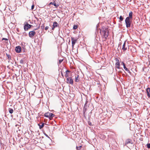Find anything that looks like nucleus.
I'll list each match as a JSON object with an SVG mask.
<instances>
[{
	"label": "nucleus",
	"instance_id": "12",
	"mask_svg": "<svg viewBox=\"0 0 150 150\" xmlns=\"http://www.w3.org/2000/svg\"><path fill=\"white\" fill-rule=\"evenodd\" d=\"M53 5L56 8H57L59 6V4L58 3H56L55 2V1H54L53 2H50L49 4V5Z\"/></svg>",
	"mask_w": 150,
	"mask_h": 150
},
{
	"label": "nucleus",
	"instance_id": "33",
	"mask_svg": "<svg viewBox=\"0 0 150 150\" xmlns=\"http://www.w3.org/2000/svg\"><path fill=\"white\" fill-rule=\"evenodd\" d=\"M44 23L42 24V25L41 26V29L43 30L45 27Z\"/></svg>",
	"mask_w": 150,
	"mask_h": 150
},
{
	"label": "nucleus",
	"instance_id": "5",
	"mask_svg": "<svg viewBox=\"0 0 150 150\" xmlns=\"http://www.w3.org/2000/svg\"><path fill=\"white\" fill-rule=\"evenodd\" d=\"M88 101L87 100H86V102L85 103L84 106L83 108V113L84 114L85 113H86V112L87 110L88 109V108L89 106H88L87 105V104L88 103Z\"/></svg>",
	"mask_w": 150,
	"mask_h": 150
},
{
	"label": "nucleus",
	"instance_id": "46",
	"mask_svg": "<svg viewBox=\"0 0 150 150\" xmlns=\"http://www.w3.org/2000/svg\"><path fill=\"white\" fill-rule=\"evenodd\" d=\"M83 116L84 117V118H85V119H87V118H86V116H85V113L84 114H83Z\"/></svg>",
	"mask_w": 150,
	"mask_h": 150
},
{
	"label": "nucleus",
	"instance_id": "11",
	"mask_svg": "<svg viewBox=\"0 0 150 150\" xmlns=\"http://www.w3.org/2000/svg\"><path fill=\"white\" fill-rule=\"evenodd\" d=\"M128 144H133L132 141L131 139H127L125 141V144H124V146H126Z\"/></svg>",
	"mask_w": 150,
	"mask_h": 150
},
{
	"label": "nucleus",
	"instance_id": "25",
	"mask_svg": "<svg viewBox=\"0 0 150 150\" xmlns=\"http://www.w3.org/2000/svg\"><path fill=\"white\" fill-rule=\"evenodd\" d=\"M45 125V123H42L41 125H40V129H41Z\"/></svg>",
	"mask_w": 150,
	"mask_h": 150
},
{
	"label": "nucleus",
	"instance_id": "31",
	"mask_svg": "<svg viewBox=\"0 0 150 150\" xmlns=\"http://www.w3.org/2000/svg\"><path fill=\"white\" fill-rule=\"evenodd\" d=\"M115 65L117 66H120V62H116L115 64Z\"/></svg>",
	"mask_w": 150,
	"mask_h": 150
},
{
	"label": "nucleus",
	"instance_id": "14",
	"mask_svg": "<svg viewBox=\"0 0 150 150\" xmlns=\"http://www.w3.org/2000/svg\"><path fill=\"white\" fill-rule=\"evenodd\" d=\"M139 18L138 17H135L134 18V20L133 21V23L134 24H137L139 23Z\"/></svg>",
	"mask_w": 150,
	"mask_h": 150
},
{
	"label": "nucleus",
	"instance_id": "59",
	"mask_svg": "<svg viewBox=\"0 0 150 150\" xmlns=\"http://www.w3.org/2000/svg\"><path fill=\"white\" fill-rule=\"evenodd\" d=\"M71 94V95H72L73 96H74V94Z\"/></svg>",
	"mask_w": 150,
	"mask_h": 150
},
{
	"label": "nucleus",
	"instance_id": "32",
	"mask_svg": "<svg viewBox=\"0 0 150 150\" xmlns=\"http://www.w3.org/2000/svg\"><path fill=\"white\" fill-rule=\"evenodd\" d=\"M82 147L81 146H76V149L77 150H79Z\"/></svg>",
	"mask_w": 150,
	"mask_h": 150
},
{
	"label": "nucleus",
	"instance_id": "24",
	"mask_svg": "<svg viewBox=\"0 0 150 150\" xmlns=\"http://www.w3.org/2000/svg\"><path fill=\"white\" fill-rule=\"evenodd\" d=\"M49 112H48L45 113L44 116L45 117L49 118Z\"/></svg>",
	"mask_w": 150,
	"mask_h": 150
},
{
	"label": "nucleus",
	"instance_id": "36",
	"mask_svg": "<svg viewBox=\"0 0 150 150\" xmlns=\"http://www.w3.org/2000/svg\"><path fill=\"white\" fill-rule=\"evenodd\" d=\"M63 59H59V62H58V63L59 64H61V63L63 61Z\"/></svg>",
	"mask_w": 150,
	"mask_h": 150
},
{
	"label": "nucleus",
	"instance_id": "28",
	"mask_svg": "<svg viewBox=\"0 0 150 150\" xmlns=\"http://www.w3.org/2000/svg\"><path fill=\"white\" fill-rule=\"evenodd\" d=\"M43 133L45 135V136L47 137L51 141H52L50 137L45 132H43Z\"/></svg>",
	"mask_w": 150,
	"mask_h": 150
},
{
	"label": "nucleus",
	"instance_id": "29",
	"mask_svg": "<svg viewBox=\"0 0 150 150\" xmlns=\"http://www.w3.org/2000/svg\"><path fill=\"white\" fill-rule=\"evenodd\" d=\"M88 125L91 126H93V125L92 124L91 122H90V120H89V121H88Z\"/></svg>",
	"mask_w": 150,
	"mask_h": 150
},
{
	"label": "nucleus",
	"instance_id": "3",
	"mask_svg": "<svg viewBox=\"0 0 150 150\" xmlns=\"http://www.w3.org/2000/svg\"><path fill=\"white\" fill-rule=\"evenodd\" d=\"M24 29L25 31H27L28 29H30L33 26L29 24L28 22H25L24 23Z\"/></svg>",
	"mask_w": 150,
	"mask_h": 150
},
{
	"label": "nucleus",
	"instance_id": "45",
	"mask_svg": "<svg viewBox=\"0 0 150 150\" xmlns=\"http://www.w3.org/2000/svg\"><path fill=\"white\" fill-rule=\"evenodd\" d=\"M68 74V73H66V74H65V76L66 77H67V78L69 77Z\"/></svg>",
	"mask_w": 150,
	"mask_h": 150
},
{
	"label": "nucleus",
	"instance_id": "47",
	"mask_svg": "<svg viewBox=\"0 0 150 150\" xmlns=\"http://www.w3.org/2000/svg\"><path fill=\"white\" fill-rule=\"evenodd\" d=\"M115 59L116 62H120L119 60L117 58H116Z\"/></svg>",
	"mask_w": 150,
	"mask_h": 150
},
{
	"label": "nucleus",
	"instance_id": "13",
	"mask_svg": "<svg viewBox=\"0 0 150 150\" xmlns=\"http://www.w3.org/2000/svg\"><path fill=\"white\" fill-rule=\"evenodd\" d=\"M133 13L132 11H130L129 14V16L128 17H127L126 18H128V19H132L133 18Z\"/></svg>",
	"mask_w": 150,
	"mask_h": 150
},
{
	"label": "nucleus",
	"instance_id": "57",
	"mask_svg": "<svg viewBox=\"0 0 150 150\" xmlns=\"http://www.w3.org/2000/svg\"><path fill=\"white\" fill-rule=\"evenodd\" d=\"M42 18H39V21H42Z\"/></svg>",
	"mask_w": 150,
	"mask_h": 150
},
{
	"label": "nucleus",
	"instance_id": "7",
	"mask_svg": "<svg viewBox=\"0 0 150 150\" xmlns=\"http://www.w3.org/2000/svg\"><path fill=\"white\" fill-rule=\"evenodd\" d=\"M15 51L17 53H20L22 51V48L21 46L18 45L16 47Z\"/></svg>",
	"mask_w": 150,
	"mask_h": 150
},
{
	"label": "nucleus",
	"instance_id": "52",
	"mask_svg": "<svg viewBox=\"0 0 150 150\" xmlns=\"http://www.w3.org/2000/svg\"><path fill=\"white\" fill-rule=\"evenodd\" d=\"M122 74V76H123V77H125V74Z\"/></svg>",
	"mask_w": 150,
	"mask_h": 150
},
{
	"label": "nucleus",
	"instance_id": "51",
	"mask_svg": "<svg viewBox=\"0 0 150 150\" xmlns=\"http://www.w3.org/2000/svg\"><path fill=\"white\" fill-rule=\"evenodd\" d=\"M16 30H17V32H18V33L19 32V30L18 28H17Z\"/></svg>",
	"mask_w": 150,
	"mask_h": 150
},
{
	"label": "nucleus",
	"instance_id": "44",
	"mask_svg": "<svg viewBox=\"0 0 150 150\" xmlns=\"http://www.w3.org/2000/svg\"><path fill=\"white\" fill-rule=\"evenodd\" d=\"M0 144L1 146H3L4 145V144L1 142V140H0Z\"/></svg>",
	"mask_w": 150,
	"mask_h": 150
},
{
	"label": "nucleus",
	"instance_id": "17",
	"mask_svg": "<svg viewBox=\"0 0 150 150\" xmlns=\"http://www.w3.org/2000/svg\"><path fill=\"white\" fill-rule=\"evenodd\" d=\"M126 42L125 41L123 43L122 47V50L123 51H125L127 50V48L125 47Z\"/></svg>",
	"mask_w": 150,
	"mask_h": 150
},
{
	"label": "nucleus",
	"instance_id": "58",
	"mask_svg": "<svg viewBox=\"0 0 150 150\" xmlns=\"http://www.w3.org/2000/svg\"><path fill=\"white\" fill-rule=\"evenodd\" d=\"M40 123L38 124V125L39 126V128H40Z\"/></svg>",
	"mask_w": 150,
	"mask_h": 150
},
{
	"label": "nucleus",
	"instance_id": "26",
	"mask_svg": "<svg viewBox=\"0 0 150 150\" xmlns=\"http://www.w3.org/2000/svg\"><path fill=\"white\" fill-rule=\"evenodd\" d=\"M115 68H117L119 69H121L122 71H124V72L126 73V72H125V71L124 70V69H122V68H121V67H120V66H116L115 67Z\"/></svg>",
	"mask_w": 150,
	"mask_h": 150
},
{
	"label": "nucleus",
	"instance_id": "16",
	"mask_svg": "<svg viewBox=\"0 0 150 150\" xmlns=\"http://www.w3.org/2000/svg\"><path fill=\"white\" fill-rule=\"evenodd\" d=\"M146 90L147 93V96L149 98L150 97V88H147Z\"/></svg>",
	"mask_w": 150,
	"mask_h": 150
},
{
	"label": "nucleus",
	"instance_id": "38",
	"mask_svg": "<svg viewBox=\"0 0 150 150\" xmlns=\"http://www.w3.org/2000/svg\"><path fill=\"white\" fill-rule=\"evenodd\" d=\"M131 27L132 29H133L134 28V24L133 23V22L131 23V24L130 26V28Z\"/></svg>",
	"mask_w": 150,
	"mask_h": 150
},
{
	"label": "nucleus",
	"instance_id": "18",
	"mask_svg": "<svg viewBox=\"0 0 150 150\" xmlns=\"http://www.w3.org/2000/svg\"><path fill=\"white\" fill-rule=\"evenodd\" d=\"M124 69L127 72L129 73L130 75L132 74V73L130 72V71L129 70V69L126 67V66H124V67H123Z\"/></svg>",
	"mask_w": 150,
	"mask_h": 150
},
{
	"label": "nucleus",
	"instance_id": "43",
	"mask_svg": "<svg viewBox=\"0 0 150 150\" xmlns=\"http://www.w3.org/2000/svg\"><path fill=\"white\" fill-rule=\"evenodd\" d=\"M71 72V71L68 70H67L65 71L66 73H68Z\"/></svg>",
	"mask_w": 150,
	"mask_h": 150
},
{
	"label": "nucleus",
	"instance_id": "53",
	"mask_svg": "<svg viewBox=\"0 0 150 150\" xmlns=\"http://www.w3.org/2000/svg\"><path fill=\"white\" fill-rule=\"evenodd\" d=\"M61 74V75L63 77H64V75H63V73H62V74Z\"/></svg>",
	"mask_w": 150,
	"mask_h": 150
},
{
	"label": "nucleus",
	"instance_id": "4",
	"mask_svg": "<svg viewBox=\"0 0 150 150\" xmlns=\"http://www.w3.org/2000/svg\"><path fill=\"white\" fill-rule=\"evenodd\" d=\"M125 24L127 28H130L131 24L132 22V19L126 18L125 20Z\"/></svg>",
	"mask_w": 150,
	"mask_h": 150
},
{
	"label": "nucleus",
	"instance_id": "42",
	"mask_svg": "<svg viewBox=\"0 0 150 150\" xmlns=\"http://www.w3.org/2000/svg\"><path fill=\"white\" fill-rule=\"evenodd\" d=\"M121 64L123 65V67L124 66H126L125 64L123 62H121Z\"/></svg>",
	"mask_w": 150,
	"mask_h": 150
},
{
	"label": "nucleus",
	"instance_id": "62",
	"mask_svg": "<svg viewBox=\"0 0 150 150\" xmlns=\"http://www.w3.org/2000/svg\"><path fill=\"white\" fill-rule=\"evenodd\" d=\"M41 138H42V139L43 138H44V137L42 136V137Z\"/></svg>",
	"mask_w": 150,
	"mask_h": 150
},
{
	"label": "nucleus",
	"instance_id": "54",
	"mask_svg": "<svg viewBox=\"0 0 150 150\" xmlns=\"http://www.w3.org/2000/svg\"><path fill=\"white\" fill-rule=\"evenodd\" d=\"M39 27H40V26H39L37 28L35 29H34V31L35 30H36L38 29Z\"/></svg>",
	"mask_w": 150,
	"mask_h": 150
},
{
	"label": "nucleus",
	"instance_id": "37",
	"mask_svg": "<svg viewBox=\"0 0 150 150\" xmlns=\"http://www.w3.org/2000/svg\"><path fill=\"white\" fill-rule=\"evenodd\" d=\"M20 63L21 64H24V62L23 60L22 59L21 60H20Z\"/></svg>",
	"mask_w": 150,
	"mask_h": 150
},
{
	"label": "nucleus",
	"instance_id": "19",
	"mask_svg": "<svg viewBox=\"0 0 150 150\" xmlns=\"http://www.w3.org/2000/svg\"><path fill=\"white\" fill-rule=\"evenodd\" d=\"M119 18V22H120V23H121V22L124 19V17H122V16H120Z\"/></svg>",
	"mask_w": 150,
	"mask_h": 150
},
{
	"label": "nucleus",
	"instance_id": "15",
	"mask_svg": "<svg viewBox=\"0 0 150 150\" xmlns=\"http://www.w3.org/2000/svg\"><path fill=\"white\" fill-rule=\"evenodd\" d=\"M49 118L51 120L52 119V118L55 116V115L52 113L50 112L49 113Z\"/></svg>",
	"mask_w": 150,
	"mask_h": 150
},
{
	"label": "nucleus",
	"instance_id": "30",
	"mask_svg": "<svg viewBox=\"0 0 150 150\" xmlns=\"http://www.w3.org/2000/svg\"><path fill=\"white\" fill-rule=\"evenodd\" d=\"M77 28V26L76 25L74 24L73 27V29L74 30L76 29Z\"/></svg>",
	"mask_w": 150,
	"mask_h": 150
},
{
	"label": "nucleus",
	"instance_id": "60",
	"mask_svg": "<svg viewBox=\"0 0 150 150\" xmlns=\"http://www.w3.org/2000/svg\"><path fill=\"white\" fill-rule=\"evenodd\" d=\"M6 7H5V9H4V11H5V10H6Z\"/></svg>",
	"mask_w": 150,
	"mask_h": 150
},
{
	"label": "nucleus",
	"instance_id": "56",
	"mask_svg": "<svg viewBox=\"0 0 150 150\" xmlns=\"http://www.w3.org/2000/svg\"><path fill=\"white\" fill-rule=\"evenodd\" d=\"M120 45H121V43H119V45H118V47H119V46Z\"/></svg>",
	"mask_w": 150,
	"mask_h": 150
},
{
	"label": "nucleus",
	"instance_id": "55",
	"mask_svg": "<svg viewBox=\"0 0 150 150\" xmlns=\"http://www.w3.org/2000/svg\"><path fill=\"white\" fill-rule=\"evenodd\" d=\"M35 18L36 19V20L38 21H39V18H37V17H35Z\"/></svg>",
	"mask_w": 150,
	"mask_h": 150
},
{
	"label": "nucleus",
	"instance_id": "8",
	"mask_svg": "<svg viewBox=\"0 0 150 150\" xmlns=\"http://www.w3.org/2000/svg\"><path fill=\"white\" fill-rule=\"evenodd\" d=\"M35 34V32L34 31V30H33L30 31L29 32L28 35L29 37L31 38H33Z\"/></svg>",
	"mask_w": 150,
	"mask_h": 150
},
{
	"label": "nucleus",
	"instance_id": "22",
	"mask_svg": "<svg viewBox=\"0 0 150 150\" xmlns=\"http://www.w3.org/2000/svg\"><path fill=\"white\" fill-rule=\"evenodd\" d=\"M6 57H7L8 59L9 60H10L11 59V55L9 54H8L7 53H6Z\"/></svg>",
	"mask_w": 150,
	"mask_h": 150
},
{
	"label": "nucleus",
	"instance_id": "1",
	"mask_svg": "<svg viewBox=\"0 0 150 150\" xmlns=\"http://www.w3.org/2000/svg\"><path fill=\"white\" fill-rule=\"evenodd\" d=\"M100 33L102 37L106 39L108 36L109 31L108 28L104 26L102 27L101 29H100Z\"/></svg>",
	"mask_w": 150,
	"mask_h": 150
},
{
	"label": "nucleus",
	"instance_id": "9",
	"mask_svg": "<svg viewBox=\"0 0 150 150\" xmlns=\"http://www.w3.org/2000/svg\"><path fill=\"white\" fill-rule=\"evenodd\" d=\"M58 27H59V24L57 22L54 21L53 23L52 27V28L51 30H53L55 28Z\"/></svg>",
	"mask_w": 150,
	"mask_h": 150
},
{
	"label": "nucleus",
	"instance_id": "34",
	"mask_svg": "<svg viewBox=\"0 0 150 150\" xmlns=\"http://www.w3.org/2000/svg\"><path fill=\"white\" fill-rule=\"evenodd\" d=\"M122 71H123L122 70H119L117 72L118 74L120 75V74H122Z\"/></svg>",
	"mask_w": 150,
	"mask_h": 150
},
{
	"label": "nucleus",
	"instance_id": "41",
	"mask_svg": "<svg viewBox=\"0 0 150 150\" xmlns=\"http://www.w3.org/2000/svg\"><path fill=\"white\" fill-rule=\"evenodd\" d=\"M28 22H29V23L31 24H33V21H31L30 20H29Z\"/></svg>",
	"mask_w": 150,
	"mask_h": 150
},
{
	"label": "nucleus",
	"instance_id": "64",
	"mask_svg": "<svg viewBox=\"0 0 150 150\" xmlns=\"http://www.w3.org/2000/svg\"><path fill=\"white\" fill-rule=\"evenodd\" d=\"M18 34H19V35L21 34V33H18Z\"/></svg>",
	"mask_w": 150,
	"mask_h": 150
},
{
	"label": "nucleus",
	"instance_id": "39",
	"mask_svg": "<svg viewBox=\"0 0 150 150\" xmlns=\"http://www.w3.org/2000/svg\"><path fill=\"white\" fill-rule=\"evenodd\" d=\"M8 40L7 38H3L2 39V40H5V41H8Z\"/></svg>",
	"mask_w": 150,
	"mask_h": 150
},
{
	"label": "nucleus",
	"instance_id": "27",
	"mask_svg": "<svg viewBox=\"0 0 150 150\" xmlns=\"http://www.w3.org/2000/svg\"><path fill=\"white\" fill-rule=\"evenodd\" d=\"M116 121V120H113V118H111L110 119V122L112 124H114Z\"/></svg>",
	"mask_w": 150,
	"mask_h": 150
},
{
	"label": "nucleus",
	"instance_id": "49",
	"mask_svg": "<svg viewBox=\"0 0 150 150\" xmlns=\"http://www.w3.org/2000/svg\"><path fill=\"white\" fill-rule=\"evenodd\" d=\"M23 35H24L25 36H27V34L25 32H24L23 33Z\"/></svg>",
	"mask_w": 150,
	"mask_h": 150
},
{
	"label": "nucleus",
	"instance_id": "20",
	"mask_svg": "<svg viewBox=\"0 0 150 150\" xmlns=\"http://www.w3.org/2000/svg\"><path fill=\"white\" fill-rule=\"evenodd\" d=\"M79 77V76L78 75H77V76H75V82H78L79 81V79H78Z\"/></svg>",
	"mask_w": 150,
	"mask_h": 150
},
{
	"label": "nucleus",
	"instance_id": "61",
	"mask_svg": "<svg viewBox=\"0 0 150 150\" xmlns=\"http://www.w3.org/2000/svg\"><path fill=\"white\" fill-rule=\"evenodd\" d=\"M8 9H9V10H10H10V7H8Z\"/></svg>",
	"mask_w": 150,
	"mask_h": 150
},
{
	"label": "nucleus",
	"instance_id": "35",
	"mask_svg": "<svg viewBox=\"0 0 150 150\" xmlns=\"http://www.w3.org/2000/svg\"><path fill=\"white\" fill-rule=\"evenodd\" d=\"M146 145L148 148L150 149V143H148Z\"/></svg>",
	"mask_w": 150,
	"mask_h": 150
},
{
	"label": "nucleus",
	"instance_id": "48",
	"mask_svg": "<svg viewBox=\"0 0 150 150\" xmlns=\"http://www.w3.org/2000/svg\"><path fill=\"white\" fill-rule=\"evenodd\" d=\"M49 28V27L48 26H46L45 28V30H47Z\"/></svg>",
	"mask_w": 150,
	"mask_h": 150
},
{
	"label": "nucleus",
	"instance_id": "40",
	"mask_svg": "<svg viewBox=\"0 0 150 150\" xmlns=\"http://www.w3.org/2000/svg\"><path fill=\"white\" fill-rule=\"evenodd\" d=\"M34 7H35V5L33 4L31 6V10H33L34 8Z\"/></svg>",
	"mask_w": 150,
	"mask_h": 150
},
{
	"label": "nucleus",
	"instance_id": "63",
	"mask_svg": "<svg viewBox=\"0 0 150 150\" xmlns=\"http://www.w3.org/2000/svg\"><path fill=\"white\" fill-rule=\"evenodd\" d=\"M62 70H61V71H60L61 74H62Z\"/></svg>",
	"mask_w": 150,
	"mask_h": 150
},
{
	"label": "nucleus",
	"instance_id": "21",
	"mask_svg": "<svg viewBox=\"0 0 150 150\" xmlns=\"http://www.w3.org/2000/svg\"><path fill=\"white\" fill-rule=\"evenodd\" d=\"M8 111L10 114H12L13 112V109L10 108H8Z\"/></svg>",
	"mask_w": 150,
	"mask_h": 150
},
{
	"label": "nucleus",
	"instance_id": "6",
	"mask_svg": "<svg viewBox=\"0 0 150 150\" xmlns=\"http://www.w3.org/2000/svg\"><path fill=\"white\" fill-rule=\"evenodd\" d=\"M67 83L68 84H73L74 83L73 79L71 77H68L67 78Z\"/></svg>",
	"mask_w": 150,
	"mask_h": 150
},
{
	"label": "nucleus",
	"instance_id": "10",
	"mask_svg": "<svg viewBox=\"0 0 150 150\" xmlns=\"http://www.w3.org/2000/svg\"><path fill=\"white\" fill-rule=\"evenodd\" d=\"M71 38L72 42V48H73L74 45L75 44L77 40L74 37H71Z\"/></svg>",
	"mask_w": 150,
	"mask_h": 150
},
{
	"label": "nucleus",
	"instance_id": "2",
	"mask_svg": "<svg viewBox=\"0 0 150 150\" xmlns=\"http://www.w3.org/2000/svg\"><path fill=\"white\" fill-rule=\"evenodd\" d=\"M21 47L22 48V51L23 53V54H25V53L27 52V50L26 48L28 47L27 43L25 42H22L21 43Z\"/></svg>",
	"mask_w": 150,
	"mask_h": 150
},
{
	"label": "nucleus",
	"instance_id": "50",
	"mask_svg": "<svg viewBox=\"0 0 150 150\" xmlns=\"http://www.w3.org/2000/svg\"><path fill=\"white\" fill-rule=\"evenodd\" d=\"M99 24H98L97 25H96V30H97V29H98V27L99 26Z\"/></svg>",
	"mask_w": 150,
	"mask_h": 150
},
{
	"label": "nucleus",
	"instance_id": "23",
	"mask_svg": "<svg viewBox=\"0 0 150 150\" xmlns=\"http://www.w3.org/2000/svg\"><path fill=\"white\" fill-rule=\"evenodd\" d=\"M92 113V112L91 111L90 112H89L88 114V121H89V120H90V118H91V115Z\"/></svg>",
	"mask_w": 150,
	"mask_h": 150
}]
</instances>
